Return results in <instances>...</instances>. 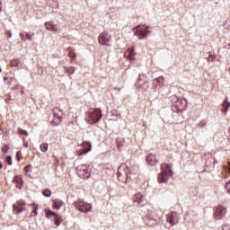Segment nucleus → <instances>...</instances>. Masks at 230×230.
<instances>
[{
    "mask_svg": "<svg viewBox=\"0 0 230 230\" xmlns=\"http://www.w3.org/2000/svg\"><path fill=\"white\" fill-rule=\"evenodd\" d=\"M87 121L90 125H94V123H98L100 119H102V110L100 109H94L91 111H88L87 113Z\"/></svg>",
    "mask_w": 230,
    "mask_h": 230,
    "instance_id": "f03ea898",
    "label": "nucleus"
},
{
    "mask_svg": "<svg viewBox=\"0 0 230 230\" xmlns=\"http://www.w3.org/2000/svg\"><path fill=\"white\" fill-rule=\"evenodd\" d=\"M6 80H8V77L7 76H5V77H4V82L5 83V84H12V80H13V78H11L8 82H6Z\"/></svg>",
    "mask_w": 230,
    "mask_h": 230,
    "instance_id": "473e14b6",
    "label": "nucleus"
},
{
    "mask_svg": "<svg viewBox=\"0 0 230 230\" xmlns=\"http://www.w3.org/2000/svg\"><path fill=\"white\" fill-rule=\"evenodd\" d=\"M75 207L81 213H89L93 211V205L85 203L84 200L78 199L75 202Z\"/></svg>",
    "mask_w": 230,
    "mask_h": 230,
    "instance_id": "7ed1b4c3",
    "label": "nucleus"
},
{
    "mask_svg": "<svg viewBox=\"0 0 230 230\" xmlns=\"http://www.w3.org/2000/svg\"><path fill=\"white\" fill-rule=\"evenodd\" d=\"M8 150H10V146H4V147L2 148V152L3 154H7L8 153Z\"/></svg>",
    "mask_w": 230,
    "mask_h": 230,
    "instance_id": "c85d7f7f",
    "label": "nucleus"
},
{
    "mask_svg": "<svg viewBox=\"0 0 230 230\" xmlns=\"http://www.w3.org/2000/svg\"><path fill=\"white\" fill-rule=\"evenodd\" d=\"M46 215H47V218H49L51 216L58 217V214H57V213H55V212H53L51 210H48Z\"/></svg>",
    "mask_w": 230,
    "mask_h": 230,
    "instance_id": "a878e982",
    "label": "nucleus"
},
{
    "mask_svg": "<svg viewBox=\"0 0 230 230\" xmlns=\"http://www.w3.org/2000/svg\"><path fill=\"white\" fill-rule=\"evenodd\" d=\"M13 211L15 213V215H18V213H22V211H26V203H24L22 200L18 201L17 205L13 206Z\"/></svg>",
    "mask_w": 230,
    "mask_h": 230,
    "instance_id": "9d476101",
    "label": "nucleus"
},
{
    "mask_svg": "<svg viewBox=\"0 0 230 230\" xmlns=\"http://www.w3.org/2000/svg\"><path fill=\"white\" fill-rule=\"evenodd\" d=\"M78 172H79L80 177H82L83 179H89L91 177V172L87 171V167L81 168L79 169Z\"/></svg>",
    "mask_w": 230,
    "mask_h": 230,
    "instance_id": "f8f14e48",
    "label": "nucleus"
},
{
    "mask_svg": "<svg viewBox=\"0 0 230 230\" xmlns=\"http://www.w3.org/2000/svg\"><path fill=\"white\" fill-rule=\"evenodd\" d=\"M54 224L55 226H60V224H62V218L60 217V216L58 215V217H56Z\"/></svg>",
    "mask_w": 230,
    "mask_h": 230,
    "instance_id": "b1692460",
    "label": "nucleus"
},
{
    "mask_svg": "<svg viewBox=\"0 0 230 230\" xmlns=\"http://www.w3.org/2000/svg\"><path fill=\"white\" fill-rule=\"evenodd\" d=\"M37 209H39L38 207H35L34 210H32V215L34 214L35 217H37Z\"/></svg>",
    "mask_w": 230,
    "mask_h": 230,
    "instance_id": "e433bc0d",
    "label": "nucleus"
},
{
    "mask_svg": "<svg viewBox=\"0 0 230 230\" xmlns=\"http://www.w3.org/2000/svg\"><path fill=\"white\" fill-rule=\"evenodd\" d=\"M83 148L84 149L81 152V155H84V154H89L93 148V145H91L89 142H84Z\"/></svg>",
    "mask_w": 230,
    "mask_h": 230,
    "instance_id": "4468645a",
    "label": "nucleus"
},
{
    "mask_svg": "<svg viewBox=\"0 0 230 230\" xmlns=\"http://www.w3.org/2000/svg\"><path fill=\"white\" fill-rule=\"evenodd\" d=\"M18 132H19V134H21L22 136H26V137L29 136L28 131H26V130H24V129H22V128H19V129H18Z\"/></svg>",
    "mask_w": 230,
    "mask_h": 230,
    "instance_id": "bb28decb",
    "label": "nucleus"
},
{
    "mask_svg": "<svg viewBox=\"0 0 230 230\" xmlns=\"http://www.w3.org/2000/svg\"><path fill=\"white\" fill-rule=\"evenodd\" d=\"M225 188H226V191L228 193H230V181L226 183Z\"/></svg>",
    "mask_w": 230,
    "mask_h": 230,
    "instance_id": "7c9ffc66",
    "label": "nucleus"
},
{
    "mask_svg": "<svg viewBox=\"0 0 230 230\" xmlns=\"http://www.w3.org/2000/svg\"><path fill=\"white\" fill-rule=\"evenodd\" d=\"M118 148H119V143L117 144Z\"/></svg>",
    "mask_w": 230,
    "mask_h": 230,
    "instance_id": "49530a36",
    "label": "nucleus"
},
{
    "mask_svg": "<svg viewBox=\"0 0 230 230\" xmlns=\"http://www.w3.org/2000/svg\"><path fill=\"white\" fill-rule=\"evenodd\" d=\"M40 149L42 152H48V143H43L40 146Z\"/></svg>",
    "mask_w": 230,
    "mask_h": 230,
    "instance_id": "5701e85b",
    "label": "nucleus"
},
{
    "mask_svg": "<svg viewBox=\"0 0 230 230\" xmlns=\"http://www.w3.org/2000/svg\"><path fill=\"white\" fill-rule=\"evenodd\" d=\"M229 107H230V102H227V97L226 98L225 102H223V109L222 111L225 114H227V111H229Z\"/></svg>",
    "mask_w": 230,
    "mask_h": 230,
    "instance_id": "f3484780",
    "label": "nucleus"
},
{
    "mask_svg": "<svg viewBox=\"0 0 230 230\" xmlns=\"http://www.w3.org/2000/svg\"><path fill=\"white\" fill-rule=\"evenodd\" d=\"M98 40L101 46H109V43L112 40V37L108 32H102L100 34Z\"/></svg>",
    "mask_w": 230,
    "mask_h": 230,
    "instance_id": "423d86ee",
    "label": "nucleus"
},
{
    "mask_svg": "<svg viewBox=\"0 0 230 230\" xmlns=\"http://www.w3.org/2000/svg\"><path fill=\"white\" fill-rule=\"evenodd\" d=\"M64 205V203L62 202V200H55L53 203V208L54 209H59L60 208H62V206Z\"/></svg>",
    "mask_w": 230,
    "mask_h": 230,
    "instance_id": "6ab92c4d",
    "label": "nucleus"
},
{
    "mask_svg": "<svg viewBox=\"0 0 230 230\" xmlns=\"http://www.w3.org/2000/svg\"><path fill=\"white\" fill-rule=\"evenodd\" d=\"M161 173L158 174V182L163 184V182L168 181V177H172L173 173L172 172V166L168 164H161Z\"/></svg>",
    "mask_w": 230,
    "mask_h": 230,
    "instance_id": "f257e3e1",
    "label": "nucleus"
},
{
    "mask_svg": "<svg viewBox=\"0 0 230 230\" xmlns=\"http://www.w3.org/2000/svg\"><path fill=\"white\" fill-rule=\"evenodd\" d=\"M13 182L16 184V188L21 189V186L22 184V178H21V176H16L14 177Z\"/></svg>",
    "mask_w": 230,
    "mask_h": 230,
    "instance_id": "a211bd4d",
    "label": "nucleus"
},
{
    "mask_svg": "<svg viewBox=\"0 0 230 230\" xmlns=\"http://www.w3.org/2000/svg\"><path fill=\"white\" fill-rule=\"evenodd\" d=\"M6 35L9 37V39H12V31H7Z\"/></svg>",
    "mask_w": 230,
    "mask_h": 230,
    "instance_id": "c9c22d12",
    "label": "nucleus"
},
{
    "mask_svg": "<svg viewBox=\"0 0 230 230\" xmlns=\"http://www.w3.org/2000/svg\"><path fill=\"white\" fill-rule=\"evenodd\" d=\"M16 160L19 162L21 161V151L16 152Z\"/></svg>",
    "mask_w": 230,
    "mask_h": 230,
    "instance_id": "2f4dec72",
    "label": "nucleus"
},
{
    "mask_svg": "<svg viewBox=\"0 0 230 230\" xmlns=\"http://www.w3.org/2000/svg\"><path fill=\"white\" fill-rule=\"evenodd\" d=\"M143 200H145V197L140 192L135 194L133 197V202L135 204H142Z\"/></svg>",
    "mask_w": 230,
    "mask_h": 230,
    "instance_id": "ddd939ff",
    "label": "nucleus"
},
{
    "mask_svg": "<svg viewBox=\"0 0 230 230\" xmlns=\"http://www.w3.org/2000/svg\"><path fill=\"white\" fill-rule=\"evenodd\" d=\"M204 123H202V122H200L199 124V127H204Z\"/></svg>",
    "mask_w": 230,
    "mask_h": 230,
    "instance_id": "37998d69",
    "label": "nucleus"
},
{
    "mask_svg": "<svg viewBox=\"0 0 230 230\" xmlns=\"http://www.w3.org/2000/svg\"><path fill=\"white\" fill-rule=\"evenodd\" d=\"M155 80H156V82H159L160 80H164V77L161 76L159 78H156Z\"/></svg>",
    "mask_w": 230,
    "mask_h": 230,
    "instance_id": "ea45409f",
    "label": "nucleus"
},
{
    "mask_svg": "<svg viewBox=\"0 0 230 230\" xmlns=\"http://www.w3.org/2000/svg\"><path fill=\"white\" fill-rule=\"evenodd\" d=\"M19 64H21V59H19V58L13 59L10 61V65L12 67H17V66H19Z\"/></svg>",
    "mask_w": 230,
    "mask_h": 230,
    "instance_id": "aec40b11",
    "label": "nucleus"
},
{
    "mask_svg": "<svg viewBox=\"0 0 230 230\" xmlns=\"http://www.w3.org/2000/svg\"><path fill=\"white\" fill-rule=\"evenodd\" d=\"M63 115H64V111H62V110H60L59 108L53 109L54 119L50 122L52 127H58V125H60V123H62V116Z\"/></svg>",
    "mask_w": 230,
    "mask_h": 230,
    "instance_id": "20e7f679",
    "label": "nucleus"
},
{
    "mask_svg": "<svg viewBox=\"0 0 230 230\" xmlns=\"http://www.w3.org/2000/svg\"><path fill=\"white\" fill-rule=\"evenodd\" d=\"M45 28L49 31H58V27H57L56 25H53L51 22H45Z\"/></svg>",
    "mask_w": 230,
    "mask_h": 230,
    "instance_id": "dca6fc26",
    "label": "nucleus"
},
{
    "mask_svg": "<svg viewBox=\"0 0 230 230\" xmlns=\"http://www.w3.org/2000/svg\"><path fill=\"white\" fill-rule=\"evenodd\" d=\"M146 218V220H151L152 222V224L147 222L146 223L147 226H154V224L157 223V218H160V217H159V214H157V210L152 209L148 211Z\"/></svg>",
    "mask_w": 230,
    "mask_h": 230,
    "instance_id": "0eeeda50",
    "label": "nucleus"
},
{
    "mask_svg": "<svg viewBox=\"0 0 230 230\" xmlns=\"http://www.w3.org/2000/svg\"><path fill=\"white\" fill-rule=\"evenodd\" d=\"M226 213H227V208L220 206L215 208L214 217L216 220H220V218H222L223 217H226Z\"/></svg>",
    "mask_w": 230,
    "mask_h": 230,
    "instance_id": "1a4fd4ad",
    "label": "nucleus"
},
{
    "mask_svg": "<svg viewBox=\"0 0 230 230\" xmlns=\"http://www.w3.org/2000/svg\"><path fill=\"white\" fill-rule=\"evenodd\" d=\"M225 170L227 173H230V162H227L226 164H225Z\"/></svg>",
    "mask_w": 230,
    "mask_h": 230,
    "instance_id": "c756f323",
    "label": "nucleus"
},
{
    "mask_svg": "<svg viewBox=\"0 0 230 230\" xmlns=\"http://www.w3.org/2000/svg\"><path fill=\"white\" fill-rule=\"evenodd\" d=\"M146 161L148 164H151V166H155V164H157V158H155V155L153 154H149L147 155Z\"/></svg>",
    "mask_w": 230,
    "mask_h": 230,
    "instance_id": "2eb2a0df",
    "label": "nucleus"
},
{
    "mask_svg": "<svg viewBox=\"0 0 230 230\" xmlns=\"http://www.w3.org/2000/svg\"><path fill=\"white\" fill-rule=\"evenodd\" d=\"M226 49H230V44L226 46Z\"/></svg>",
    "mask_w": 230,
    "mask_h": 230,
    "instance_id": "c03bdc74",
    "label": "nucleus"
},
{
    "mask_svg": "<svg viewBox=\"0 0 230 230\" xmlns=\"http://www.w3.org/2000/svg\"><path fill=\"white\" fill-rule=\"evenodd\" d=\"M67 51H68V57L70 58H76V54H75V49H73V48H68Z\"/></svg>",
    "mask_w": 230,
    "mask_h": 230,
    "instance_id": "4be33fe9",
    "label": "nucleus"
},
{
    "mask_svg": "<svg viewBox=\"0 0 230 230\" xmlns=\"http://www.w3.org/2000/svg\"><path fill=\"white\" fill-rule=\"evenodd\" d=\"M166 221L171 226H175V224L179 223V214H177V212H171L167 214Z\"/></svg>",
    "mask_w": 230,
    "mask_h": 230,
    "instance_id": "6e6552de",
    "label": "nucleus"
},
{
    "mask_svg": "<svg viewBox=\"0 0 230 230\" xmlns=\"http://www.w3.org/2000/svg\"><path fill=\"white\" fill-rule=\"evenodd\" d=\"M20 37H21L22 40H23V41H25V40H26V39H25V37H24V34H23V33H21V34H20Z\"/></svg>",
    "mask_w": 230,
    "mask_h": 230,
    "instance_id": "58836bf2",
    "label": "nucleus"
},
{
    "mask_svg": "<svg viewBox=\"0 0 230 230\" xmlns=\"http://www.w3.org/2000/svg\"><path fill=\"white\" fill-rule=\"evenodd\" d=\"M65 71L68 75H74L75 71H76V68L75 66H68V67H65Z\"/></svg>",
    "mask_w": 230,
    "mask_h": 230,
    "instance_id": "412c9836",
    "label": "nucleus"
},
{
    "mask_svg": "<svg viewBox=\"0 0 230 230\" xmlns=\"http://www.w3.org/2000/svg\"><path fill=\"white\" fill-rule=\"evenodd\" d=\"M23 141V146H25V148H28V141H26V138H22Z\"/></svg>",
    "mask_w": 230,
    "mask_h": 230,
    "instance_id": "72a5a7b5",
    "label": "nucleus"
},
{
    "mask_svg": "<svg viewBox=\"0 0 230 230\" xmlns=\"http://www.w3.org/2000/svg\"><path fill=\"white\" fill-rule=\"evenodd\" d=\"M26 37L29 40H33V36L30 35V33H26Z\"/></svg>",
    "mask_w": 230,
    "mask_h": 230,
    "instance_id": "f704fd0d",
    "label": "nucleus"
},
{
    "mask_svg": "<svg viewBox=\"0 0 230 230\" xmlns=\"http://www.w3.org/2000/svg\"><path fill=\"white\" fill-rule=\"evenodd\" d=\"M24 170H25V172H28V170H30V165H26Z\"/></svg>",
    "mask_w": 230,
    "mask_h": 230,
    "instance_id": "79ce46f5",
    "label": "nucleus"
},
{
    "mask_svg": "<svg viewBox=\"0 0 230 230\" xmlns=\"http://www.w3.org/2000/svg\"><path fill=\"white\" fill-rule=\"evenodd\" d=\"M3 2L0 1V12H3Z\"/></svg>",
    "mask_w": 230,
    "mask_h": 230,
    "instance_id": "a19ab883",
    "label": "nucleus"
},
{
    "mask_svg": "<svg viewBox=\"0 0 230 230\" xmlns=\"http://www.w3.org/2000/svg\"><path fill=\"white\" fill-rule=\"evenodd\" d=\"M5 163L6 164H8L9 166H12V156L8 155L5 158Z\"/></svg>",
    "mask_w": 230,
    "mask_h": 230,
    "instance_id": "cd10ccee",
    "label": "nucleus"
},
{
    "mask_svg": "<svg viewBox=\"0 0 230 230\" xmlns=\"http://www.w3.org/2000/svg\"><path fill=\"white\" fill-rule=\"evenodd\" d=\"M134 55H136V52H134V49H128L124 53V57L128 58V60H130L131 62L136 60V58H134Z\"/></svg>",
    "mask_w": 230,
    "mask_h": 230,
    "instance_id": "9b49d317",
    "label": "nucleus"
},
{
    "mask_svg": "<svg viewBox=\"0 0 230 230\" xmlns=\"http://www.w3.org/2000/svg\"><path fill=\"white\" fill-rule=\"evenodd\" d=\"M42 195H44V197H51V190L45 189L42 190Z\"/></svg>",
    "mask_w": 230,
    "mask_h": 230,
    "instance_id": "393cba45",
    "label": "nucleus"
},
{
    "mask_svg": "<svg viewBox=\"0 0 230 230\" xmlns=\"http://www.w3.org/2000/svg\"><path fill=\"white\" fill-rule=\"evenodd\" d=\"M148 33H152V31L148 30V27L143 29L141 26H137V30L135 31L136 37H138L140 40L146 39Z\"/></svg>",
    "mask_w": 230,
    "mask_h": 230,
    "instance_id": "39448f33",
    "label": "nucleus"
},
{
    "mask_svg": "<svg viewBox=\"0 0 230 230\" xmlns=\"http://www.w3.org/2000/svg\"><path fill=\"white\" fill-rule=\"evenodd\" d=\"M222 230H230V226L226 225L223 226Z\"/></svg>",
    "mask_w": 230,
    "mask_h": 230,
    "instance_id": "4c0bfd02",
    "label": "nucleus"
},
{
    "mask_svg": "<svg viewBox=\"0 0 230 230\" xmlns=\"http://www.w3.org/2000/svg\"><path fill=\"white\" fill-rule=\"evenodd\" d=\"M1 168H3V164H1V162H0V170H1Z\"/></svg>",
    "mask_w": 230,
    "mask_h": 230,
    "instance_id": "a18cd8bd",
    "label": "nucleus"
}]
</instances>
